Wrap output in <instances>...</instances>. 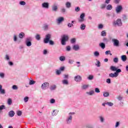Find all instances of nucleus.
Returning a JSON list of instances; mask_svg holds the SVG:
<instances>
[{
	"instance_id": "f257e3e1",
	"label": "nucleus",
	"mask_w": 128,
	"mask_h": 128,
	"mask_svg": "<svg viewBox=\"0 0 128 128\" xmlns=\"http://www.w3.org/2000/svg\"><path fill=\"white\" fill-rule=\"evenodd\" d=\"M50 38H52V34H46L45 38L44 40V44H48L49 42V44L50 46H54V42L50 40Z\"/></svg>"
},
{
	"instance_id": "f03ea898",
	"label": "nucleus",
	"mask_w": 128,
	"mask_h": 128,
	"mask_svg": "<svg viewBox=\"0 0 128 128\" xmlns=\"http://www.w3.org/2000/svg\"><path fill=\"white\" fill-rule=\"evenodd\" d=\"M75 114L74 112H70L68 114L66 119V122L67 124H70L72 122V116Z\"/></svg>"
},
{
	"instance_id": "7ed1b4c3",
	"label": "nucleus",
	"mask_w": 128,
	"mask_h": 128,
	"mask_svg": "<svg viewBox=\"0 0 128 128\" xmlns=\"http://www.w3.org/2000/svg\"><path fill=\"white\" fill-rule=\"evenodd\" d=\"M112 24L114 26H122V19H117L116 20H115L113 22Z\"/></svg>"
},
{
	"instance_id": "20e7f679",
	"label": "nucleus",
	"mask_w": 128,
	"mask_h": 128,
	"mask_svg": "<svg viewBox=\"0 0 128 128\" xmlns=\"http://www.w3.org/2000/svg\"><path fill=\"white\" fill-rule=\"evenodd\" d=\"M32 38L29 36L26 38L25 44L27 46H32Z\"/></svg>"
},
{
	"instance_id": "39448f33",
	"label": "nucleus",
	"mask_w": 128,
	"mask_h": 128,
	"mask_svg": "<svg viewBox=\"0 0 128 128\" xmlns=\"http://www.w3.org/2000/svg\"><path fill=\"white\" fill-rule=\"evenodd\" d=\"M68 40V35H64L61 40V44L62 46H66V42Z\"/></svg>"
},
{
	"instance_id": "423d86ee",
	"label": "nucleus",
	"mask_w": 128,
	"mask_h": 128,
	"mask_svg": "<svg viewBox=\"0 0 128 128\" xmlns=\"http://www.w3.org/2000/svg\"><path fill=\"white\" fill-rule=\"evenodd\" d=\"M50 86V83L48 82H45L43 83L41 86V88L42 90H46L47 88H48Z\"/></svg>"
},
{
	"instance_id": "0eeeda50",
	"label": "nucleus",
	"mask_w": 128,
	"mask_h": 128,
	"mask_svg": "<svg viewBox=\"0 0 128 128\" xmlns=\"http://www.w3.org/2000/svg\"><path fill=\"white\" fill-rule=\"evenodd\" d=\"M112 42L114 46H120V40H118V39H112Z\"/></svg>"
},
{
	"instance_id": "6e6552de",
	"label": "nucleus",
	"mask_w": 128,
	"mask_h": 128,
	"mask_svg": "<svg viewBox=\"0 0 128 128\" xmlns=\"http://www.w3.org/2000/svg\"><path fill=\"white\" fill-rule=\"evenodd\" d=\"M122 10V6L118 5L116 8V14H120Z\"/></svg>"
},
{
	"instance_id": "1a4fd4ad",
	"label": "nucleus",
	"mask_w": 128,
	"mask_h": 128,
	"mask_svg": "<svg viewBox=\"0 0 128 128\" xmlns=\"http://www.w3.org/2000/svg\"><path fill=\"white\" fill-rule=\"evenodd\" d=\"M85 16H86V14H84V13H82L80 15V19L78 20L79 22H84Z\"/></svg>"
},
{
	"instance_id": "9d476101",
	"label": "nucleus",
	"mask_w": 128,
	"mask_h": 128,
	"mask_svg": "<svg viewBox=\"0 0 128 128\" xmlns=\"http://www.w3.org/2000/svg\"><path fill=\"white\" fill-rule=\"evenodd\" d=\"M64 20V17H59L56 20V23L58 24H60Z\"/></svg>"
},
{
	"instance_id": "9b49d317",
	"label": "nucleus",
	"mask_w": 128,
	"mask_h": 128,
	"mask_svg": "<svg viewBox=\"0 0 128 128\" xmlns=\"http://www.w3.org/2000/svg\"><path fill=\"white\" fill-rule=\"evenodd\" d=\"M74 80L75 82H82V77L80 75H78L77 76H76L74 77Z\"/></svg>"
},
{
	"instance_id": "f8f14e48",
	"label": "nucleus",
	"mask_w": 128,
	"mask_h": 128,
	"mask_svg": "<svg viewBox=\"0 0 128 128\" xmlns=\"http://www.w3.org/2000/svg\"><path fill=\"white\" fill-rule=\"evenodd\" d=\"M42 6L43 8H48L50 6V4L48 2H43L42 4Z\"/></svg>"
},
{
	"instance_id": "ddd939ff",
	"label": "nucleus",
	"mask_w": 128,
	"mask_h": 128,
	"mask_svg": "<svg viewBox=\"0 0 128 128\" xmlns=\"http://www.w3.org/2000/svg\"><path fill=\"white\" fill-rule=\"evenodd\" d=\"M52 10L53 12H58V6L56 4H54L52 6Z\"/></svg>"
},
{
	"instance_id": "4468645a",
	"label": "nucleus",
	"mask_w": 128,
	"mask_h": 128,
	"mask_svg": "<svg viewBox=\"0 0 128 128\" xmlns=\"http://www.w3.org/2000/svg\"><path fill=\"white\" fill-rule=\"evenodd\" d=\"M14 110H10L8 112V116H10V118H13V116H14Z\"/></svg>"
},
{
	"instance_id": "2eb2a0df",
	"label": "nucleus",
	"mask_w": 128,
	"mask_h": 128,
	"mask_svg": "<svg viewBox=\"0 0 128 128\" xmlns=\"http://www.w3.org/2000/svg\"><path fill=\"white\" fill-rule=\"evenodd\" d=\"M86 94L88 96H93L94 94V90H90V92H86Z\"/></svg>"
},
{
	"instance_id": "dca6fc26",
	"label": "nucleus",
	"mask_w": 128,
	"mask_h": 128,
	"mask_svg": "<svg viewBox=\"0 0 128 128\" xmlns=\"http://www.w3.org/2000/svg\"><path fill=\"white\" fill-rule=\"evenodd\" d=\"M99 46L102 48V50H104V48H106V44L104 42L99 44Z\"/></svg>"
},
{
	"instance_id": "f3484780",
	"label": "nucleus",
	"mask_w": 128,
	"mask_h": 128,
	"mask_svg": "<svg viewBox=\"0 0 128 128\" xmlns=\"http://www.w3.org/2000/svg\"><path fill=\"white\" fill-rule=\"evenodd\" d=\"M110 78H116L118 76L116 73H110L109 74Z\"/></svg>"
},
{
	"instance_id": "a211bd4d",
	"label": "nucleus",
	"mask_w": 128,
	"mask_h": 128,
	"mask_svg": "<svg viewBox=\"0 0 128 128\" xmlns=\"http://www.w3.org/2000/svg\"><path fill=\"white\" fill-rule=\"evenodd\" d=\"M72 48L74 50H80V46L78 44H75L73 46Z\"/></svg>"
},
{
	"instance_id": "6ab92c4d",
	"label": "nucleus",
	"mask_w": 128,
	"mask_h": 128,
	"mask_svg": "<svg viewBox=\"0 0 128 128\" xmlns=\"http://www.w3.org/2000/svg\"><path fill=\"white\" fill-rule=\"evenodd\" d=\"M86 28V26L84 24H81L80 26V28L82 30H84Z\"/></svg>"
},
{
	"instance_id": "aec40b11",
	"label": "nucleus",
	"mask_w": 128,
	"mask_h": 128,
	"mask_svg": "<svg viewBox=\"0 0 128 128\" xmlns=\"http://www.w3.org/2000/svg\"><path fill=\"white\" fill-rule=\"evenodd\" d=\"M66 6L67 8H70L72 7V3L69 2H66Z\"/></svg>"
},
{
	"instance_id": "412c9836",
	"label": "nucleus",
	"mask_w": 128,
	"mask_h": 128,
	"mask_svg": "<svg viewBox=\"0 0 128 128\" xmlns=\"http://www.w3.org/2000/svg\"><path fill=\"white\" fill-rule=\"evenodd\" d=\"M121 60H122V62H126V55H122L121 56Z\"/></svg>"
},
{
	"instance_id": "4be33fe9",
	"label": "nucleus",
	"mask_w": 128,
	"mask_h": 128,
	"mask_svg": "<svg viewBox=\"0 0 128 128\" xmlns=\"http://www.w3.org/2000/svg\"><path fill=\"white\" fill-rule=\"evenodd\" d=\"M89 86H90V85L88 84H84L82 86V90H88Z\"/></svg>"
},
{
	"instance_id": "5701e85b",
	"label": "nucleus",
	"mask_w": 128,
	"mask_h": 128,
	"mask_svg": "<svg viewBox=\"0 0 128 128\" xmlns=\"http://www.w3.org/2000/svg\"><path fill=\"white\" fill-rule=\"evenodd\" d=\"M99 118H100V122H102V123L104 122L105 119L104 116H100Z\"/></svg>"
},
{
	"instance_id": "b1692460",
	"label": "nucleus",
	"mask_w": 128,
	"mask_h": 128,
	"mask_svg": "<svg viewBox=\"0 0 128 128\" xmlns=\"http://www.w3.org/2000/svg\"><path fill=\"white\" fill-rule=\"evenodd\" d=\"M86 128H94V126L92 124H87L86 126Z\"/></svg>"
},
{
	"instance_id": "393cba45",
	"label": "nucleus",
	"mask_w": 128,
	"mask_h": 128,
	"mask_svg": "<svg viewBox=\"0 0 128 128\" xmlns=\"http://www.w3.org/2000/svg\"><path fill=\"white\" fill-rule=\"evenodd\" d=\"M106 10H112V6L111 4H108L106 6Z\"/></svg>"
},
{
	"instance_id": "a878e982",
	"label": "nucleus",
	"mask_w": 128,
	"mask_h": 128,
	"mask_svg": "<svg viewBox=\"0 0 128 128\" xmlns=\"http://www.w3.org/2000/svg\"><path fill=\"white\" fill-rule=\"evenodd\" d=\"M24 34L23 32H20L18 35L20 38H24Z\"/></svg>"
},
{
	"instance_id": "bb28decb",
	"label": "nucleus",
	"mask_w": 128,
	"mask_h": 128,
	"mask_svg": "<svg viewBox=\"0 0 128 128\" xmlns=\"http://www.w3.org/2000/svg\"><path fill=\"white\" fill-rule=\"evenodd\" d=\"M59 60L60 62H64L66 60V57L64 56H61L59 58Z\"/></svg>"
},
{
	"instance_id": "cd10ccee",
	"label": "nucleus",
	"mask_w": 128,
	"mask_h": 128,
	"mask_svg": "<svg viewBox=\"0 0 128 128\" xmlns=\"http://www.w3.org/2000/svg\"><path fill=\"white\" fill-rule=\"evenodd\" d=\"M62 84H66V86H68V81L66 80H64L62 81Z\"/></svg>"
},
{
	"instance_id": "c85d7f7f",
	"label": "nucleus",
	"mask_w": 128,
	"mask_h": 128,
	"mask_svg": "<svg viewBox=\"0 0 128 128\" xmlns=\"http://www.w3.org/2000/svg\"><path fill=\"white\" fill-rule=\"evenodd\" d=\"M56 88V85H52L50 87V90H54Z\"/></svg>"
},
{
	"instance_id": "c756f323",
	"label": "nucleus",
	"mask_w": 128,
	"mask_h": 128,
	"mask_svg": "<svg viewBox=\"0 0 128 128\" xmlns=\"http://www.w3.org/2000/svg\"><path fill=\"white\" fill-rule=\"evenodd\" d=\"M35 38L36 40H40V35L37 34L35 36Z\"/></svg>"
},
{
	"instance_id": "7c9ffc66",
	"label": "nucleus",
	"mask_w": 128,
	"mask_h": 128,
	"mask_svg": "<svg viewBox=\"0 0 128 128\" xmlns=\"http://www.w3.org/2000/svg\"><path fill=\"white\" fill-rule=\"evenodd\" d=\"M110 70H112V72H116V68L114 66H111L110 67Z\"/></svg>"
},
{
	"instance_id": "2f4dec72",
	"label": "nucleus",
	"mask_w": 128,
	"mask_h": 128,
	"mask_svg": "<svg viewBox=\"0 0 128 128\" xmlns=\"http://www.w3.org/2000/svg\"><path fill=\"white\" fill-rule=\"evenodd\" d=\"M43 28L44 30H48V25L46 24H44Z\"/></svg>"
},
{
	"instance_id": "473e14b6",
	"label": "nucleus",
	"mask_w": 128,
	"mask_h": 128,
	"mask_svg": "<svg viewBox=\"0 0 128 128\" xmlns=\"http://www.w3.org/2000/svg\"><path fill=\"white\" fill-rule=\"evenodd\" d=\"M103 96H104V98H108V96H110V93H108V92H104Z\"/></svg>"
},
{
	"instance_id": "72a5a7b5",
	"label": "nucleus",
	"mask_w": 128,
	"mask_h": 128,
	"mask_svg": "<svg viewBox=\"0 0 128 128\" xmlns=\"http://www.w3.org/2000/svg\"><path fill=\"white\" fill-rule=\"evenodd\" d=\"M113 62H115V64H118V58L117 57L114 58Z\"/></svg>"
},
{
	"instance_id": "f704fd0d",
	"label": "nucleus",
	"mask_w": 128,
	"mask_h": 128,
	"mask_svg": "<svg viewBox=\"0 0 128 128\" xmlns=\"http://www.w3.org/2000/svg\"><path fill=\"white\" fill-rule=\"evenodd\" d=\"M120 72H122V70L120 69H117L116 70L115 74H117V76H118V74H120Z\"/></svg>"
},
{
	"instance_id": "c9c22d12",
	"label": "nucleus",
	"mask_w": 128,
	"mask_h": 128,
	"mask_svg": "<svg viewBox=\"0 0 128 128\" xmlns=\"http://www.w3.org/2000/svg\"><path fill=\"white\" fill-rule=\"evenodd\" d=\"M101 36H106V32L105 30H102V32H101Z\"/></svg>"
},
{
	"instance_id": "e433bc0d",
	"label": "nucleus",
	"mask_w": 128,
	"mask_h": 128,
	"mask_svg": "<svg viewBox=\"0 0 128 128\" xmlns=\"http://www.w3.org/2000/svg\"><path fill=\"white\" fill-rule=\"evenodd\" d=\"M36 84V81H34V80H30L29 82V84L30 86H32V84Z\"/></svg>"
},
{
	"instance_id": "4c0bfd02",
	"label": "nucleus",
	"mask_w": 128,
	"mask_h": 128,
	"mask_svg": "<svg viewBox=\"0 0 128 128\" xmlns=\"http://www.w3.org/2000/svg\"><path fill=\"white\" fill-rule=\"evenodd\" d=\"M68 62L70 64H74V60L72 59H69L68 61Z\"/></svg>"
},
{
	"instance_id": "58836bf2",
	"label": "nucleus",
	"mask_w": 128,
	"mask_h": 128,
	"mask_svg": "<svg viewBox=\"0 0 128 128\" xmlns=\"http://www.w3.org/2000/svg\"><path fill=\"white\" fill-rule=\"evenodd\" d=\"M106 104L107 106H114V103L112 102H106Z\"/></svg>"
},
{
	"instance_id": "ea45409f",
	"label": "nucleus",
	"mask_w": 128,
	"mask_h": 128,
	"mask_svg": "<svg viewBox=\"0 0 128 128\" xmlns=\"http://www.w3.org/2000/svg\"><path fill=\"white\" fill-rule=\"evenodd\" d=\"M106 4H103L100 6V8H102V10H104V8H106Z\"/></svg>"
},
{
	"instance_id": "a19ab883",
	"label": "nucleus",
	"mask_w": 128,
	"mask_h": 128,
	"mask_svg": "<svg viewBox=\"0 0 128 128\" xmlns=\"http://www.w3.org/2000/svg\"><path fill=\"white\" fill-rule=\"evenodd\" d=\"M96 66L98 68H100V60H97Z\"/></svg>"
},
{
	"instance_id": "79ce46f5",
	"label": "nucleus",
	"mask_w": 128,
	"mask_h": 128,
	"mask_svg": "<svg viewBox=\"0 0 128 128\" xmlns=\"http://www.w3.org/2000/svg\"><path fill=\"white\" fill-rule=\"evenodd\" d=\"M56 114H58V112L56 111V110H54L52 112V116H56Z\"/></svg>"
},
{
	"instance_id": "37998d69",
	"label": "nucleus",
	"mask_w": 128,
	"mask_h": 128,
	"mask_svg": "<svg viewBox=\"0 0 128 128\" xmlns=\"http://www.w3.org/2000/svg\"><path fill=\"white\" fill-rule=\"evenodd\" d=\"M88 78L89 80H94V76L89 75V76L88 77Z\"/></svg>"
},
{
	"instance_id": "c03bdc74",
	"label": "nucleus",
	"mask_w": 128,
	"mask_h": 128,
	"mask_svg": "<svg viewBox=\"0 0 128 128\" xmlns=\"http://www.w3.org/2000/svg\"><path fill=\"white\" fill-rule=\"evenodd\" d=\"M22 111H17L16 112V114L17 116H22Z\"/></svg>"
},
{
	"instance_id": "a18cd8bd",
	"label": "nucleus",
	"mask_w": 128,
	"mask_h": 128,
	"mask_svg": "<svg viewBox=\"0 0 128 128\" xmlns=\"http://www.w3.org/2000/svg\"><path fill=\"white\" fill-rule=\"evenodd\" d=\"M94 56H100V52L98 51H96L94 52Z\"/></svg>"
},
{
	"instance_id": "49530a36",
	"label": "nucleus",
	"mask_w": 128,
	"mask_h": 128,
	"mask_svg": "<svg viewBox=\"0 0 128 128\" xmlns=\"http://www.w3.org/2000/svg\"><path fill=\"white\" fill-rule=\"evenodd\" d=\"M5 60H8V62L10 61V56H8V54H6V56H5Z\"/></svg>"
},
{
	"instance_id": "de8ad7c7",
	"label": "nucleus",
	"mask_w": 128,
	"mask_h": 128,
	"mask_svg": "<svg viewBox=\"0 0 128 128\" xmlns=\"http://www.w3.org/2000/svg\"><path fill=\"white\" fill-rule=\"evenodd\" d=\"M13 40L14 42H16L18 40V36H16V34L14 35Z\"/></svg>"
},
{
	"instance_id": "09e8293b",
	"label": "nucleus",
	"mask_w": 128,
	"mask_h": 128,
	"mask_svg": "<svg viewBox=\"0 0 128 128\" xmlns=\"http://www.w3.org/2000/svg\"><path fill=\"white\" fill-rule=\"evenodd\" d=\"M0 94H6V90H4V89H1V90H0Z\"/></svg>"
},
{
	"instance_id": "8fccbe9b",
	"label": "nucleus",
	"mask_w": 128,
	"mask_h": 128,
	"mask_svg": "<svg viewBox=\"0 0 128 128\" xmlns=\"http://www.w3.org/2000/svg\"><path fill=\"white\" fill-rule=\"evenodd\" d=\"M20 6H26V2L24 1H20Z\"/></svg>"
},
{
	"instance_id": "3c124183",
	"label": "nucleus",
	"mask_w": 128,
	"mask_h": 128,
	"mask_svg": "<svg viewBox=\"0 0 128 128\" xmlns=\"http://www.w3.org/2000/svg\"><path fill=\"white\" fill-rule=\"evenodd\" d=\"M6 108V106L4 105H2L0 106V110H2Z\"/></svg>"
},
{
	"instance_id": "603ef678",
	"label": "nucleus",
	"mask_w": 128,
	"mask_h": 128,
	"mask_svg": "<svg viewBox=\"0 0 128 128\" xmlns=\"http://www.w3.org/2000/svg\"><path fill=\"white\" fill-rule=\"evenodd\" d=\"M60 74H62V72L60 70L56 71V74L58 76H60Z\"/></svg>"
},
{
	"instance_id": "864d4df0",
	"label": "nucleus",
	"mask_w": 128,
	"mask_h": 128,
	"mask_svg": "<svg viewBox=\"0 0 128 128\" xmlns=\"http://www.w3.org/2000/svg\"><path fill=\"white\" fill-rule=\"evenodd\" d=\"M28 96H26L24 98V102H28Z\"/></svg>"
},
{
	"instance_id": "5fc2aeb1",
	"label": "nucleus",
	"mask_w": 128,
	"mask_h": 128,
	"mask_svg": "<svg viewBox=\"0 0 128 128\" xmlns=\"http://www.w3.org/2000/svg\"><path fill=\"white\" fill-rule=\"evenodd\" d=\"M12 102L10 98L8 99V104L10 105V104H12Z\"/></svg>"
},
{
	"instance_id": "6e6d98bb",
	"label": "nucleus",
	"mask_w": 128,
	"mask_h": 128,
	"mask_svg": "<svg viewBox=\"0 0 128 128\" xmlns=\"http://www.w3.org/2000/svg\"><path fill=\"white\" fill-rule=\"evenodd\" d=\"M8 64L10 66H14V62H12L8 61Z\"/></svg>"
},
{
	"instance_id": "4d7b16f0",
	"label": "nucleus",
	"mask_w": 128,
	"mask_h": 128,
	"mask_svg": "<svg viewBox=\"0 0 128 128\" xmlns=\"http://www.w3.org/2000/svg\"><path fill=\"white\" fill-rule=\"evenodd\" d=\"M105 54L108 55L110 54V56H112V54L110 53V50H107L105 52Z\"/></svg>"
},
{
	"instance_id": "13d9d810",
	"label": "nucleus",
	"mask_w": 128,
	"mask_h": 128,
	"mask_svg": "<svg viewBox=\"0 0 128 128\" xmlns=\"http://www.w3.org/2000/svg\"><path fill=\"white\" fill-rule=\"evenodd\" d=\"M70 42H71V44H74L76 42V38H73L71 39Z\"/></svg>"
},
{
	"instance_id": "bf43d9fd",
	"label": "nucleus",
	"mask_w": 128,
	"mask_h": 128,
	"mask_svg": "<svg viewBox=\"0 0 128 128\" xmlns=\"http://www.w3.org/2000/svg\"><path fill=\"white\" fill-rule=\"evenodd\" d=\"M12 90H18V86H16V85H14V86H12Z\"/></svg>"
},
{
	"instance_id": "052dcab7",
	"label": "nucleus",
	"mask_w": 128,
	"mask_h": 128,
	"mask_svg": "<svg viewBox=\"0 0 128 128\" xmlns=\"http://www.w3.org/2000/svg\"><path fill=\"white\" fill-rule=\"evenodd\" d=\"M95 92H100V88H95Z\"/></svg>"
},
{
	"instance_id": "680f3d73",
	"label": "nucleus",
	"mask_w": 128,
	"mask_h": 128,
	"mask_svg": "<svg viewBox=\"0 0 128 128\" xmlns=\"http://www.w3.org/2000/svg\"><path fill=\"white\" fill-rule=\"evenodd\" d=\"M50 102L51 104H54V102H56V100H54V98L50 99Z\"/></svg>"
},
{
	"instance_id": "e2e57ef3",
	"label": "nucleus",
	"mask_w": 128,
	"mask_h": 128,
	"mask_svg": "<svg viewBox=\"0 0 128 128\" xmlns=\"http://www.w3.org/2000/svg\"><path fill=\"white\" fill-rule=\"evenodd\" d=\"M80 10V8L78 6H77L75 8L76 12H78Z\"/></svg>"
},
{
	"instance_id": "0e129e2a",
	"label": "nucleus",
	"mask_w": 128,
	"mask_h": 128,
	"mask_svg": "<svg viewBox=\"0 0 128 128\" xmlns=\"http://www.w3.org/2000/svg\"><path fill=\"white\" fill-rule=\"evenodd\" d=\"M66 50L67 52H70V46H67L66 47Z\"/></svg>"
},
{
	"instance_id": "69168bd1",
	"label": "nucleus",
	"mask_w": 128,
	"mask_h": 128,
	"mask_svg": "<svg viewBox=\"0 0 128 128\" xmlns=\"http://www.w3.org/2000/svg\"><path fill=\"white\" fill-rule=\"evenodd\" d=\"M118 100H122V98H124V97L120 96H119L118 98H117Z\"/></svg>"
},
{
	"instance_id": "338daca9",
	"label": "nucleus",
	"mask_w": 128,
	"mask_h": 128,
	"mask_svg": "<svg viewBox=\"0 0 128 128\" xmlns=\"http://www.w3.org/2000/svg\"><path fill=\"white\" fill-rule=\"evenodd\" d=\"M98 28L100 30H102V28H104V25H102V24H100L98 25Z\"/></svg>"
},
{
	"instance_id": "774afa93",
	"label": "nucleus",
	"mask_w": 128,
	"mask_h": 128,
	"mask_svg": "<svg viewBox=\"0 0 128 128\" xmlns=\"http://www.w3.org/2000/svg\"><path fill=\"white\" fill-rule=\"evenodd\" d=\"M106 82H107V84H110V78H108L106 80Z\"/></svg>"
}]
</instances>
